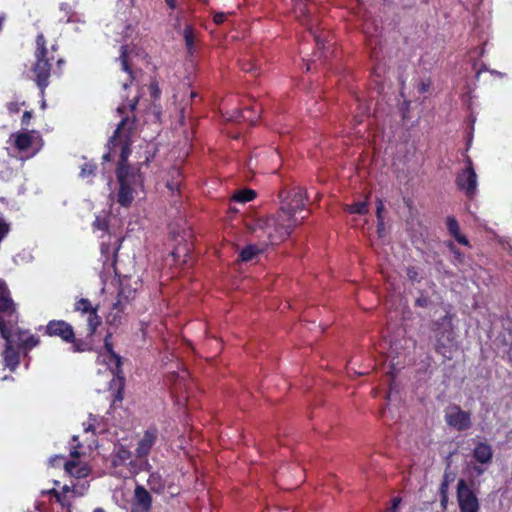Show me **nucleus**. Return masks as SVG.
<instances>
[{
  "instance_id": "1",
  "label": "nucleus",
  "mask_w": 512,
  "mask_h": 512,
  "mask_svg": "<svg viewBox=\"0 0 512 512\" xmlns=\"http://www.w3.org/2000/svg\"><path fill=\"white\" fill-rule=\"evenodd\" d=\"M132 126L133 122L128 117L122 118L108 142V153L103 155L104 161L118 157L116 176L119 188L115 200L124 208L130 207L135 199L143 198L145 195L143 175L138 168L127 164L130 155Z\"/></svg>"
},
{
  "instance_id": "2",
  "label": "nucleus",
  "mask_w": 512,
  "mask_h": 512,
  "mask_svg": "<svg viewBox=\"0 0 512 512\" xmlns=\"http://www.w3.org/2000/svg\"><path fill=\"white\" fill-rule=\"evenodd\" d=\"M306 198L302 188L293 189L289 196L282 200L277 214L266 219H258L252 231L257 237H266L271 244L284 241L300 224L301 220L296 217V213L304 209Z\"/></svg>"
},
{
  "instance_id": "3",
  "label": "nucleus",
  "mask_w": 512,
  "mask_h": 512,
  "mask_svg": "<svg viewBox=\"0 0 512 512\" xmlns=\"http://www.w3.org/2000/svg\"><path fill=\"white\" fill-rule=\"evenodd\" d=\"M15 312L12 300L9 298L7 288L5 284L0 281V333L1 336L6 340V348L3 356L6 366L12 370L19 363L18 352L13 348L14 339L11 329L6 327L4 323L5 317H11Z\"/></svg>"
},
{
  "instance_id": "4",
  "label": "nucleus",
  "mask_w": 512,
  "mask_h": 512,
  "mask_svg": "<svg viewBox=\"0 0 512 512\" xmlns=\"http://www.w3.org/2000/svg\"><path fill=\"white\" fill-rule=\"evenodd\" d=\"M37 52H36V63L33 68L35 73V80L37 85L40 87L41 92L48 85V79L50 76V63L47 58V49L45 48V38L42 34H39L36 39Z\"/></svg>"
},
{
  "instance_id": "5",
  "label": "nucleus",
  "mask_w": 512,
  "mask_h": 512,
  "mask_svg": "<svg viewBox=\"0 0 512 512\" xmlns=\"http://www.w3.org/2000/svg\"><path fill=\"white\" fill-rule=\"evenodd\" d=\"M110 335L105 338V349L97 356L99 373H107L110 381L120 373L121 358L113 351L112 344L109 341Z\"/></svg>"
},
{
  "instance_id": "6",
  "label": "nucleus",
  "mask_w": 512,
  "mask_h": 512,
  "mask_svg": "<svg viewBox=\"0 0 512 512\" xmlns=\"http://www.w3.org/2000/svg\"><path fill=\"white\" fill-rule=\"evenodd\" d=\"M437 338L436 350L443 357L450 359L452 357L453 344V330L451 317L446 315L443 317L439 327L435 329Z\"/></svg>"
},
{
  "instance_id": "7",
  "label": "nucleus",
  "mask_w": 512,
  "mask_h": 512,
  "mask_svg": "<svg viewBox=\"0 0 512 512\" xmlns=\"http://www.w3.org/2000/svg\"><path fill=\"white\" fill-rule=\"evenodd\" d=\"M12 137L16 148L28 156H34L42 147V139L37 131L16 133Z\"/></svg>"
},
{
  "instance_id": "8",
  "label": "nucleus",
  "mask_w": 512,
  "mask_h": 512,
  "mask_svg": "<svg viewBox=\"0 0 512 512\" xmlns=\"http://www.w3.org/2000/svg\"><path fill=\"white\" fill-rule=\"evenodd\" d=\"M444 418L446 424L457 431L467 430L472 425L470 413L462 410L458 405L446 407Z\"/></svg>"
},
{
  "instance_id": "9",
  "label": "nucleus",
  "mask_w": 512,
  "mask_h": 512,
  "mask_svg": "<svg viewBox=\"0 0 512 512\" xmlns=\"http://www.w3.org/2000/svg\"><path fill=\"white\" fill-rule=\"evenodd\" d=\"M457 502L460 512H479L480 510L477 496L463 479L457 483Z\"/></svg>"
},
{
  "instance_id": "10",
  "label": "nucleus",
  "mask_w": 512,
  "mask_h": 512,
  "mask_svg": "<svg viewBox=\"0 0 512 512\" xmlns=\"http://www.w3.org/2000/svg\"><path fill=\"white\" fill-rule=\"evenodd\" d=\"M467 166L456 177V183L460 190L467 196H474L477 191V174L472 167V161L467 159Z\"/></svg>"
},
{
  "instance_id": "11",
  "label": "nucleus",
  "mask_w": 512,
  "mask_h": 512,
  "mask_svg": "<svg viewBox=\"0 0 512 512\" xmlns=\"http://www.w3.org/2000/svg\"><path fill=\"white\" fill-rule=\"evenodd\" d=\"M74 309L76 312L87 317L89 333H94L101 323V319L97 314L98 308L94 307L88 299L80 298L75 302Z\"/></svg>"
},
{
  "instance_id": "12",
  "label": "nucleus",
  "mask_w": 512,
  "mask_h": 512,
  "mask_svg": "<svg viewBox=\"0 0 512 512\" xmlns=\"http://www.w3.org/2000/svg\"><path fill=\"white\" fill-rule=\"evenodd\" d=\"M46 333L49 336H58L65 342L74 341L73 327L63 320H51L46 326Z\"/></svg>"
},
{
  "instance_id": "13",
  "label": "nucleus",
  "mask_w": 512,
  "mask_h": 512,
  "mask_svg": "<svg viewBox=\"0 0 512 512\" xmlns=\"http://www.w3.org/2000/svg\"><path fill=\"white\" fill-rule=\"evenodd\" d=\"M157 438L158 431L156 428L147 429L135 448L136 457L139 459L146 458L156 443Z\"/></svg>"
},
{
  "instance_id": "14",
  "label": "nucleus",
  "mask_w": 512,
  "mask_h": 512,
  "mask_svg": "<svg viewBox=\"0 0 512 512\" xmlns=\"http://www.w3.org/2000/svg\"><path fill=\"white\" fill-rule=\"evenodd\" d=\"M134 505L137 509L143 512H148L151 509L152 498L149 492L141 485H137L134 490Z\"/></svg>"
},
{
  "instance_id": "15",
  "label": "nucleus",
  "mask_w": 512,
  "mask_h": 512,
  "mask_svg": "<svg viewBox=\"0 0 512 512\" xmlns=\"http://www.w3.org/2000/svg\"><path fill=\"white\" fill-rule=\"evenodd\" d=\"M473 457L481 465H488L493 457V451L489 444L478 442L473 450Z\"/></svg>"
},
{
  "instance_id": "16",
  "label": "nucleus",
  "mask_w": 512,
  "mask_h": 512,
  "mask_svg": "<svg viewBox=\"0 0 512 512\" xmlns=\"http://www.w3.org/2000/svg\"><path fill=\"white\" fill-rule=\"evenodd\" d=\"M64 467L67 473L76 478H85L89 475L90 469L86 463L81 461H66Z\"/></svg>"
},
{
  "instance_id": "17",
  "label": "nucleus",
  "mask_w": 512,
  "mask_h": 512,
  "mask_svg": "<svg viewBox=\"0 0 512 512\" xmlns=\"http://www.w3.org/2000/svg\"><path fill=\"white\" fill-rule=\"evenodd\" d=\"M447 229L449 233L462 245L468 246V239L460 233V228L457 220L454 217H448L447 221Z\"/></svg>"
},
{
  "instance_id": "18",
  "label": "nucleus",
  "mask_w": 512,
  "mask_h": 512,
  "mask_svg": "<svg viewBox=\"0 0 512 512\" xmlns=\"http://www.w3.org/2000/svg\"><path fill=\"white\" fill-rule=\"evenodd\" d=\"M127 307H122V305H116V302L113 303L106 320L110 325L118 326L122 323L123 315Z\"/></svg>"
},
{
  "instance_id": "19",
  "label": "nucleus",
  "mask_w": 512,
  "mask_h": 512,
  "mask_svg": "<svg viewBox=\"0 0 512 512\" xmlns=\"http://www.w3.org/2000/svg\"><path fill=\"white\" fill-rule=\"evenodd\" d=\"M14 343L25 349H32L39 344V339L27 332L20 331L17 333V340H14Z\"/></svg>"
},
{
  "instance_id": "20",
  "label": "nucleus",
  "mask_w": 512,
  "mask_h": 512,
  "mask_svg": "<svg viewBox=\"0 0 512 512\" xmlns=\"http://www.w3.org/2000/svg\"><path fill=\"white\" fill-rule=\"evenodd\" d=\"M169 178L165 181V186L173 194L179 190L181 182V171L179 168H172L168 173Z\"/></svg>"
},
{
  "instance_id": "21",
  "label": "nucleus",
  "mask_w": 512,
  "mask_h": 512,
  "mask_svg": "<svg viewBox=\"0 0 512 512\" xmlns=\"http://www.w3.org/2000/svg\"><path fill=\"white\" fill-rule=\"evenodd\" d=\"M135 290L127 287L124 283H121V288L117 296L116 305H122V307H127L128 304L134 299Z\"/></svg>"
},
{
  "instance_id": "22",
  "label": "nucleus",
  "mask_w": 512,
  "mask_h": 512,
  "mask_svg": "<svg viewBox=\"0 0 512 512\" xmlns=\"http://www.w3.org/2000/svg\"><path fill=\"white\" fill-rule=\"evenodd\" d=\"M147 484H148L149 488L151 489V491H153L154 493H157V494L163 493V491L165 489V482H164L162 476L157 472H153L150 474V476L147 480Z\"/></svg>"
},
{
  "instance_id": "23",
  "label": "nucleus",
  "mask_w": 512,
  "mask_h": 512,
  "mask_svg": "<svg viewBox=\"0 0 512 512\" xmlns=\"http://www.w3.org/2000/svg\"><path fill=\"white\" fill-rule=\"evenodd\" d=\"M131 458V452L129 449L124 446H119L112 459V463L114 466H119L125 464Z\"/></svg>"
},
{
  "instance_id": "24",
  "label": "nucleus",
  "mask_w": 512,
  "mask_h": 512,
  "mask_svg": "<svg viewBox=\"0 0 512 512\" xmlns=\"http://www.w3.org/2000/svg\"><path fill=\"white\" fill-rule=\"evenodd\" d=\"M118 249L119 246L114 245L113 247H110V245H107L104 242H102L101 253L105 258L104 265H107L109 263L112 266L114 264V258Z\"/></svg>"
},
{
  "instance_id": "25",
  "label": "nucleus",
  "mask_w": 512,
  "mask_h": 512,
  "mask_svg": "<svg viewBox=\"0 0 512 512\" xmlns=\"http://www.w3.org/2000/svg\"><path fill=\"white\" fill-rule=\"evenodd\" d=\"M345 210L351 214L364 215L368 212V201H359L351 205H347Z\"/></svg>"
},
{
  "instance_id": "26",
  "label": "nucleus",
  "mask_w": 512,
  "mask_h": 512,
  "mask_svg": "<svg viewBox=\"0 0 512 512\" xmlns=\"http://www.w3.org/2000/svg\"><path fill=\"white\" fill-rule=\"evenodd\" d=\"M256 196V193L254 190L251 189H244L241 191H238L234 194L233 200L239 203H246L251 200H253Z\"/></svg>"
},
{
  "instance_id": "27",
  "label": "nucleus",
  "mask_w": 512,
  "mask_h": 512,
  "mask_svg": "<svg viewBox=\"0 0 512 512\" xmlns=\"http://www.w3.org/2000/svg\"><path fill=\"white\" fill-rule=\"evenodd\" d=\"M119 60L122 65V69L125 72H127L129 74V76H131V71H130V67H129V61H130L129 45L126 44L121 47V54H120Z\"/></svg>"
},
{
  "instance_id": "28",
  "label": "nucleus",
  "mask_w": 512,
  "mask_h": 512,
  "mask_svg": "<svg viewBox=\"0 0 512 512\" xmlns=\"http://www.w3.org/2000/svg\"><path fill=\"white\" fill-rule=\"evenodd\" d=\"M183 37L185 40L186 47L189 52H192L194 46L195 39V31L194 28L190 25L185 26L183 31Z\"/></svg>"
},
{
  "instance_id": "29",
  "label": "nucleus",
  "mask_w": 512,
  "mask_h": 512,
  "mask_svg": "<svg viewBox=\"0 0 512 512\" xmlns=\"http://www.w3.org/2000/svg\"><path fill=\"white\" fill-rule=\"evenodd\" d=\"M48 494L53 495L57 502L61 504L62 507L70 506V499L72 498L70 495L62 493L61 491H57L55 489H50L47 491Z\"/></svg>"
},
{
  "instance_id": "30",
  "label": "nucleus",
  "mask_w": 512,
  "mask_h": 512,
  "mask_svg": "<svg viewBox=\"0 0 512 512\" xmlns=\"http://www.w3.org/2000/svg\"><path fill=\"white\" fill-rule=\"evenodd\" d=\"M259 252L260 250L257 248V246L249 245L242 249V251L240 252V258L242 261L247 262L252 260Z\"/></svg>"
},
{
  "instance_id": "31",
  "label": "nucleus",
  "mask_w": 512,
  "mask_h": 512,
  "mask_svg": "<svg viewBox=\"0 0 512 512\" xmlns=\"http://www.w3.org/2000/svg\"><path fill=\"white\" fill-rule=\"evenodd\" d=\"M88 489H89V483L87 481L73 484L72 490H71V497L72 498L81 497V496L85 495V493L88 491Z\"/></svg>"
},
{
  "instance_id": "32",
  "label": "nucleus",
  "mask_w": 512,
  "mask_h": 512,
  "mask_svg": "<svg viewBox=\"0 0 512 512\" xmlns=\"http://www.w3.org/2000/svg\"><path fill=\"white\" fill-rule=\"evenodd\" d=\"M440 496H441V499H440L441 507L443 509H446L447 503H448V482L446 480L441 483Z\"/></svg>"
},
{
  "instance_id": "33",
  "label": "nucleus",
  "mask_w": 512,
  "mask_h": 512,
  "mask_svg": "<svg viewBox=\"0 0 512 512\" xmlns=\"http://www.w3.org/2000/svg\"><path fill=\"white\" fill-rule=\"evenodd\" d=\"M248 113H251V111L249 109H245L244 111L238 113L237 116H233L231 119L238 120L239 118H242L244 121H249L251 123H254L256 120V115L255 116L247 115Z\"/></svg>"
},
{
  "instance_id": "34",
  "label": "nucleus",
  "mask_w": 512,
  "mask_h": 512,
  "mask_svg": "<svg viewBox=\"0 0 512 512\" xmlns=\"http://www.w3.org/2000/svg\"><path fill=\"white\" fill-rule=\"evenodd\" d=\"M95 422H96V418L90 417L89 422L83 424L85 434H88L91 432V436H94L95 431H96Z\"/></svg>"
},
{
  "instance_id": "35",
  "label": "nucleus",
  "mask_w": 512,
  "mask_h": 512,
  "mask_svg": "<svg viewBox=\"0 0 512 512\" xmlns=\"http://www.w3.org/2000/svg\"><path fill=\"white\" fill-rule=\"evenodd\" d=\"M93 226L95 229L101 230L103 232L107 229V221L105 217L97 216L95 221L93 222Z\"/></svg>"
},
{
  "instance_id": "36",
  "label": "nucleus",
  "mask_w": 512,
  "mask_h": 512,
  "mask_svg": "<svg viewBox=\"0 0 512 512\" xmlns=\"http://www.w3.org/2000/svg\"><path fill=\"white\" fill-rule=\"evenodd\" d=\"M10 231V225L2 218H0V243L7 236Z\"/></svg>"
},
{
  "instance_id": "37",
  "label": "nucleus",
  "mask_w": 512,
  "mask_h": 512,
  "mask_svg": "<svg viewBox=\"0 0 512 512\" xmlns=\"http://www.w3.org/2000/svg\"><path fill=\"white\" fill-rule=\"evenodd\" d=\"M94 173V166L92 164H85L80 172L82 178H86Z\"/></svg>"
},
{
  "instance_id": "38",
  "label": "nucleus",
  "mask_w": 512,
  "mask_h": 512,
  "mask_svg": "<svg viewBox=\"0 0 512 512\" xmlns=\"http://www.w3.org/2000/svg\"><path fill=\"white\" fill-rule=\"evenodd\" d=\"M135 105H136V100H135V99L130 100L127 104H123V105H121L120 107H118V108H117V112H118L119 114H122V113H123V111H124L125 109H127V108H129L131 111H133V110H134V108H135Z\"/></svg>"
},
{
  "instance_id": "39",
  "label": "nucleus",
  "mask_w": 512,
  "mask_h": 512,
  "mask_svg": "<svg viewBox=\"0 0 512 512\" xmlns=\"http://www.w3.org/2000/svg\"><path fill=\"white\" fill-rule=\"evenodd\" d=\"M383 210H384V204L380 199H378L377 207H376V214H377V220L379 221L380 225H382V211Z\"/></svg>"
},
{
  "instance_id": "40",
  "label": "nucleus",
  "mask_w": 512,
  "mask_h": 512,
  "mask_svg": "<svg viewBox=\"0 0 512 512\" xmlns=\"http://www.w3.org/2000/svg\"><path fill=\"white\" fill-rule=\"evenodd\" d=\"M407 276L410 280L416 281L418 278V271L414 267L408 268Z\"/></svg>"
},
{
  "instance_id": "41",
  "label": "nucleus",
  "mask_w": 512,
  "mask_h": 512,
  "mask_svg": "<svg viewBox=\"0 0 512 512\" xmlns=\"http://www.w3.org/2000/svg\"><path fill=\"white\" fill-rule=\"evenodd\" d=\"M428 304H429V299L423 295H421L420 297H418L416 299V305L419 307H427Z\"/></svg>"
},
{
  "instance_id": "42",
  "label": "nucleus",
  "mask_w": 512,
  "mask_h": 512,
  "mask_svg": "<svg viewBox=\"0 0 512 512\" xmlns=\"http://www.w3.org/2000/svg\"><path fill=\"white\" fill-rule=\"evenodd\" d=\"M429 87H430V82H429V81H424V80H422V81L419 83V85H418V91H419L420 93H425V92H427V91H428Z\"/></svg>"
},
{
  "instance_id": "43",
  "label": "nucleus",
  "mask_w": 512,
  "mask_h": 512,
  "mask_svg": "<svg viewBox=\"0 0 512 512\" xmlns=\"http://www.w3.org/2000/svg\"><path fill=\"white\" fill-rule=\"evenodd\" d=\"M226 16L227 15L225 13H223V12L216 13L214 15V22L216 24H221V23H223L225 21Z\"/></svg>"
},
{
  "instance_id": "44",
  "label": "nucleus",
  "mask_w": 512,
  "mask_h": 512,
  "mask_svg": "<svg viewBox=\"0 0 512 512\" xmlns=\"http://www.w3.org/2000/svg\"><path fill=\"white\" fill-rule=\"evenodd\" d=\"M73 344L72 346V351L73 352H82L85 350V347L83 346L82 343L78 342V341H73L71 342Z\"/></svg>"
},
{
  "instance_id": "45",
  "label": "nucleus",
  "mask_w": 512,
  "mask_h": 512,
  "mask_svg": "<svg viewBox=\"0 0 512 512\" xmlns=\"http://www.w3.org/2000/svg\"><path fill=\"white\" fill-rule=\"evenodd\" d=\"M63 460V456L61 455H55L53 457H51L49 459V463L52 465V466H56L58 464L59 461Z\"/></svg>"
},
{
  "instance_id": "46",
  "label": "nucleus",
  "mask_w": 512,
  "mask_h": 512,
  "mask_svg": "<svg viewBox=\"0 0 512 512\" xmlns=\"http://www.w3.org/2000/svg\"><path fill=\"white\" fill-rule=\"evenodd\" d=\"M400 502H401L400 498H395L393 500V503H392V506H391L389 512H397V509H398V506H399Z\"/></svg>"
},
{
  "instance_id": "47",
  "label": "nucleus",
  "mask_w": 512,
  "mask_h": 512,
  "mask_svg": "<svg viewBox=\"0 0 512 512\" xmlns=\"http://www.w3.org/2000/svg\"><path fill=\"white\" fill-rule=\"evenodd\" d=\"M31 119V113L29 111H25L22 117V123L24 125H28L29 121Z\"/></svg>"
},
{
  "instance_id": "48",
  "label": "nucleus",
  "mask_w": 512,
  "mask_h": 512,
  "mask_svg": "<svg viewBox=\"0 0 512 512\" xmlns=\"http://www.w3.org/2000/svg\"><path fill=\"white\" fill-rule=\"evenodd\" d=\"M151 91H152V95L154 98H157L159 96L160 91H159L157 84H155V83L151 84Z\"/></svg>"
},
{
  "instance_id": "49",
  "label": "nucleus",
  "mask_w": 512,
  "mask_h": 512,
  "mask_svg": "<svg viewBox=\"0 0 512 512\" xmlns=\"http://www.w3.org/2000/svg\"><path fill=\"white\" fill-rule=\"evenodd\" d=\"M295 12L300 16V14H304V5L302 3L297 4Z\"/></svg>"
},
{
  "instance_id": "50",
  "label": "nucleus",
  "mask_w": 512,
  "mask_h": 512,
  "mask_svg": "<svg viewBox=\"0 0 512 512\" xmlns=\"http://www.w3.org/2000/svg\"><path fill=\"white\" fill-rule=\"evenodd\" d=\"M71 490L72 486L64 485L61 492L71 496Z\"/></svg>"
},
{
  "instance_id": "51",
  "label": "nucleus",
  "mask_w": 512,
  "mask_h": 512,
  "mask_svg": "<svg viewBox=\"0 0 512 512\" xmlns=\"http://www.w3.org/2000/svg\"><path fill=\"white\" fill-rule=\"evenodd\" d=\"M450 248H451V250L453 251V253L455 254V257H456L458 260H461V259H462V254H461L459 251L455 250V249H454V246H453L452 244L450 245Z\"/></svg>"
},
{
  "instance_id": "52",
  "label": "nucleus",
  "mask_w": 512,
  "mask_h": 512,
  "mask_svg": "<svg viewBox=\"0 0 512 512\" xmlns=\"http://www.w3.org/2000/svg\"><path fill=\"white\" fill-rule=\"evenodd\" d=\"M165 2L171 9H175L177 6L176 0H165Z\"/></svg>"
},
{
  "instance_id": "53",
  "label": "nucleus",
  "mask_w": 512,
  "mask_h": 512,
  "mask_svg": "<svg viewBox=\"0 0 512 512\" xmlns=\"http://www.w3.org/2000/svg\"><path fill=\"white\" fill-rule=\"evenodd\" d=\"M474 470L477 472L478 475H481L485 471V468L476 466V467H474Z\"/></svg>"
},
{
  "instance_id": "54",
  "label": "nucleus",
  "mask_w": 512,
  "mask_h": 512,
  "mask_svg": "<svg viewBox=\"0 0 512 512\" xmlns=\"http://www.w3.org/2000/svg\"><path fill=\"white\" fill-rule=\"evenodd\" d=\"M70 455L72 457H78L79 456V452L76 450V448L74 447L71 452H70Z\"/></svg>"
},
{
  "instance_id": "55",
  "label": "nucleus",
  "mask_w": 512,
  "mask_h": 512,
  "mask_svg": "<svg viewBox=\"0 0 512 512\" xmlns=\"http://www.w3.org/2000/svg\"><path fill=\"white\" fill-rule=\"evenodd\" d=\"M383 231H384V222L382 221V225H380L378 223V233H379V235H381Z\"/></svg>"
},
{
  "instance_id": "56",
  "label": "nucleus",
  "mask_w": 512,
  "mask_h": 512,
  "mask_svg": "<svg viewBox=\"0 0 512 512\" xmlns=\"http://www.w3.org/2000/svg\"><path fill=\"white\" fill-rule=\"evenodd\" d=\"M316 44L319 49L324 47V44L320 41L319 37H316Z\"/></svg>"
},
{
  "instance_id": "57",
  "label": "nucleus",
  "mask_w": 512,
  "mask_h": 512,
  "mask_svg": "<svg viewBox=\"0 0 512 512\" xmlns=\"http://www.w3.org/2000/svg\"><path fill=\"white\" fill-rule=\"evenodd\" d=\"M61 10L65 11V12H68L70 10V7L68 4H62L61 5Z\"/></svg>"
},
{
  "instance_id": "58",
  "label": "nucleus",
  "mask_w": 512,
  "mask_h": 512,
  "mask_svg": "<svg viewBox=\"0 0 512 512\" xmlns=\"http://www.w3.org/2000/svg\"><path fill=\"white\" fill-rule=\"evenodd\" d=\"M172 256L174 257V259L180 257V251L179 249L175 250L172 252Z\"/></svg>"
},
{
  "instance_id": "59",
  "label": "nucleus",
  "mask_w": 512,
  "mask_h": 512,
  "mask_svg": "<svg viewBox=\"0 0 512 512\" xmlns=\"http://www.w3.org/2000/svg\"><path fill=\"white\" fill-rule=\"evenodd\" d=\"M93 512H105V511L101 508H96Z\"/></svg>"
},
{
  "instance_id": "60",
  "label": "nucleus",
  "mask_w": 512,
  "mask_h": 512,
  "mask_svg": "<svg viewBox=\"0 0 512 512\" xmlns=\"http://www.w3.org/2000/svg\"><path fill=\"white\" fill-rule=\"evenodd\" d=\"M244 69H245L246 71H253V70H254V67H253V66H251V67H249V68H244Z\"/></svg>"
},
{
  "instance_id": "61",
  "label": "nucleus",
  "mask_w": 512,
  "mask_h": 512,
  "mask_svg": "<svg viewBox=\"0 0 512 512\" xmlns=\"http://www.w3.org/2000/svg\"><path fill=\"white\" fill-rule=\"evenodd\" d=\"M127 87H128L127 82H124V83H123V88H124V89H127Z\"/></svg>"
},
{
  "instance_id": "62",
  "label": "nucleus",
  "mask_w": 512,
  "mask_h": 512,
  "mask_svg": "<svg viewBox=\"0 0 512 512\" xmlns=\"http://www.w3.org/2000/svg\"><path fill=\"white\" fill-rule=\"evenodd\" d=\"M15 109V106L10 105L9 110Z\"/></svg>"
},
{
  "instance_id": "63",
  "label": "nucleus",
  "mask_w": 512,
  "mask_h": 512,
  "mask_svg": "<svg viewBox=\"0 0 512 512\" xmlns=\"http://www.w3.org/2000/svg\"><path fill=\"white\" fill-rule=\"evenodd\" d=\"M15 109V106L10 105L9 110Z\"/></svg>"
}]
</instances>
